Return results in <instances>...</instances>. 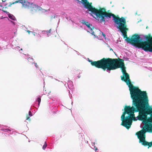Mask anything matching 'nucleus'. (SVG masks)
<instances>
[{"mask_svg":"<svg viewBox=\"0 0 152 152\" xmlns=\"http://www.w3.org/2000/svg\"><path fill=\"white\" fill-rule=\"evenodd\" d=\"M34 6L33 8H35L36 9H37V10H41L42 12L43 13H45V12H49L50 11V9L48 10H45L44 9H42V8L38 6H37L36 5H33Z\"/></svg>","mask_w":152,"mask_h":152,"instance_id":"6e6552de","label":"nucleus"},{"mask_svg":"<svg viewBox=\"0 0 152 152\" xmlns=\"http://www.w3.org/2000/svg\"><path fill=\"white\" fill-rule=\"evenodd\" d=\"M20 50H22V49H20Z\"/></svg>","mask_w":152,"mask_h":152,"instance_id":"2f4dec72","label":"nucleus"},{"mask_svg":"<svg viewBox=\"0 0 152 152\" xmlns=\"http://www.w3.org/2000/svg\"><path fill=\"white\" fill-rule=\"evenodd\" d=\"M87 60L91 63L92 65L95 66L98 68H102L109 73L110 72V71L111 70L121 68L123 73V77H121V80L125 81L128 86L129 85H131L129 76L126 72V68L122 61H117L116 59L113 60L111 59H106L105 58H103L99 61H95L89 60L88 58H87Z\"/></svg>","mask_w":152,"mask_h":152,"instance_id":"7ed1b4c3","label":"nucleus"},{"mask_svg":"<svg viewBox=\"0 0 152 152\" xmlns=\"http://www.w3.org/2000/svg\"><path fill=\"white\" fill-rule=\"evenodd\" d=\"M31 33L34 36L36 35L37 34L34 32H31Z\"/></svg>","mask_w":152,"mask_h":152,"instance_id":"b1692460","label":"nucleus"},{"mask_svg":"<svg viewBox=\"0 0 152 152\" xmlns=\"http://www.w3.org/2000/svg\"><path fill=\"white\" fill-rule=\"evenodd\" d=\"M29 117H27L26 120H28L29 119Z\"/></svg>","mask_w":152,"mask_h":152,"instance_id":"bb28decb","label":"nucleus"},{"mask_svg":"<svg viewBox=\"0 0 152 152\" xmlns=\"http://www.w3.org/2000/svg\"><path fill=\"white\" fill-rule=\"evenodd\" d=\"M7 127L2 128L1 130L5 132H7L10 134H12L13 132V129H12L6 128Z\"/></svg>","mask_w":152,"mask_h":152,"instance_id":"0eeeda50","label":"nucleus"},{"mask_svg":"<svg viewBox=\"0 0 152 152\" xmlns=\"http://www.w3.org/2000/svg\"><path fill=\"white\" fill-rule=\"evenodd\" d=\"M67 85L69 89H72L73 88V85L72 81H69L67 83Z\"/></svg>","mask_w":152,"mask_h":152,"instance_id":"f8f14e48","label":"nucleus"},{"mask_svg":"<svg viewBox=\"0 0 152 152\" xmlns=\"http://www.w3.org/2000/svg\"><path fill=\"white\" fill-rule=\"evenodd\" d=\"M8 13H9L8 12H7ZM9 17L12 20H15V18L14 16L13 15L9 14L8 15Z\"/></svg>","mask_w":152,"mask_h":152,"instance_id":"ddd939ff","label":"nucleus"},{"mask_svg":"<svg viewBox=\"0 0 152 152\" xmlns=\"http://www.w3.org/2000/svg\"><path fill=\"white\" fill-rule=\"evenodd\" d=\"M18 2L22 4L23 6L24 5H27V3L24 0H20Z\"/></svg>","mask_w":152,"mask_h":152,"instance_id":"4468645a","label":"nucleus"},{"mask_svg":"<svg viewBox=\"0 0 152 152\" xmlns=\"http://www.w3.org/2000/svg\"><path fill=\"white\" fill-rule=\"evenodd\" d=\"M36 102H38V107H39V106L40 104V102H41V98H40L39 97V98H37V100H36Z\"/></svg>","mask_w":152,"mask_h":152,"instance_id":"2eb2a0df","label":"nucleus"},{"mask_svg":"<svg viewBox=\"0 0 152 152\" xmlns=\"http://www.w3.org/2000/svg\"><path fill=\"white\" fill-rule=\"evenodd\" d=\"M28 115H29L30 116H31L33 115L32 114L31 111H29Z\"/></svg>","mask_w":152,"mask_h":152,"instance_id":"412c9836","label":"nucleus"},{"mask_svg":"<svg viewBox=\"0 0 152 152\" xmlns=\"http://www.w3.org/2000/svg\"><path fill=\"white\" fill-rule=\"evenodd\" d=\"M131 98L133 100L132 107L125 106L122 110L124 111L121 117V125L128 129L132 125V120L143 121L140 127L143 129L136 133L139 142L144 145L148 146V148L152 145V116L147 119V115L151 112L148 104L146 93L139 89L129 85Z\"/></svg>","mask_w":152,"mask_h":152,"instance_id":"f257e3e1","label":"nucleus"},{"mask_svg":"<svg viewBox=\"0 0 152 152\" xmlns=\"http://www.w3.org/2000/svg\"><path fill=\"white\" fill-rule=\"evenodd\" d=\"M7 126H4L2 125H1L0 124V128H1V129L2 128H4V127H7Z\"/></svg>","mask_w":152,"mask_h":152,"instance_id":"aec40b11","label":"nucleus"},{"mask_svg":"<svg viewBox=\"0 0 152 152\" xmlns=\"http://www.w3.org/2000/svg\"><path fill=\"white\" fill-rule=\"evenodd\" d=\"M127 41L131 43L136 48H141L145 51H152V48L151 47V43L145 42H141L142 40V38L140 36L134 35L131 38H127Z\"/></svg>","mask_w":152,"mask_h":152,"instance_id":"20e7f679","label":"nucleus"},{"mask_svg":"<svg viewBox=\"0 0 152 152\" xmlns=\"http://www.w3.org/2000/svg\"><path fill=\"white\" fill-rule=\"evenodd\" d=\"M75 51L76 52V53H77V54L78 55H80V53H79V52H77V51Z\"/></svg>","mask_w":152,"mask_h":152,"instance_id":"a878e982","label":"nucleus"},{"mask_svg":"<svg viewBox=\"0 0 152 152\" xmlns=\"http://www.w3.org/2000/svg\"><path fill=\"white\" fill-rule=\"evenodd\" d=\"M82 0V1L81 2V3L84 5L85 8L88 9V13L99 22L101 23L104 22V24H105L106 22H107L110 19L112 18L114 20L115 26L120 30L124 37L126 36V30L127 29L126 28L125 25L126 22L124 18H118L113 14L106 12L104 9L97 10L92 7L89 4L87 0Z\"/></svg>","mask_w":152,"mask_h":152,"instance_id":"f03ea898","label":"nucleus"},{"mask_svg":"<svg viewBox=\"0 0 152 152\" xmlns=\"http://www.w3.org/2000/svg\"><path fill=\"white\" fill-rule=\"evenodd\" d=\"M34 65L37 68H38V66L37 65V64L36 63H34Z\"/></svg>","mask_w":152,"mask_h":152,"instance_id":"5701e85b","label":"nucleus"},{"mask_svg":"<svg viewBox=\"0 0 152 152\" xmlns=\"http://www.w3.org/2000/svg\"><path fill=\"white\" fill-rule=\"evenodd\" d=\"M59 16V15L58 13H56L54 15V18H56L58 17Z\"/></svg>","mask_w":152,"mask_h":152,"instance_id":"a211bd4d","label":"nucleus"},{"mask_svg":"<svg viewBox=\"0 0 152 152\" xmlns=\"http://www.w3.org/2000/svg\"><path fill=\"white\" fill-rule=\"evenodd\" d=\"M81 23L82 24V26L85 28V29L88 32H89L92 35H94V37H96L95 35L94 34V32L93 31L94 28L91 24H90L89 22L84 21V20L82 21Z\"/></svg>","mask_w":152,"mask_h":152,"instance_id":"423d86ee","label":"nucleus"},{"mask_svg":"<svg viewBox=\"0 0 152 152\" xmlns=\"http://www.w3.org/2000/svg\"><path fill=\"white\" fill-rule=\"evenodd\" d=\"M12 48L13 49H15L16 50H19V49L20 48L19 47L17 46L16 47H14L12 45Z\"/></svg>","mask_w":152,"mask_h":152,"instance_id":"f3484780","label":"nucleus"},{"mask_svg":"<svg viewBox=\"0 0 152 152\" xmlns=\"http://www.w3.org/2000/svg\"><path fill=\"white\" fill-rule=\"evenodd\" d=\"M70 96V98H71V97L70 96Z\"/></svg>","mask_w":152,"mask_h":152,"instance_id":"473e14b6","label":"nucleus"},{"mask_svg":"<svg viewBox=\"0 0 152 152\" xmlns=\"http://www.w3.org/2000/svg\"><path fill=\"white\" fill-rule=\"evenodd\" d=\"M51 29H50L49 31H42V33L45 35L47 37H48L50 35V32Z\"/></svg>","mask_w":152,"mask_h":152,"instance_id":"9b49d317","label":"nucleus"},{"mask_svg":"<svg viewBox=\"0 0 152 152\" xmlns=\"http://www.w3.org/2000/svg\"><path fill=\"white\" fill-rule=\"evenodd\" d=\"M81 23L82 24V26L85 28V29L88 32H89L92 35H94V37H96L95 35L94 34V32L93 31L94 28L91 24H90L89 22L84 21V20L82 21Z\"/></svg>","mask_w":152,"mask_h":152,"instance_id":"39448f33","label":"nucleus"},{"mask_svg":"<svg viewBox=\"0 0 152 152\" xmlns=\"http://www.w3.org/2000/svg\"><path fill=\"white\" fill-rule=\"evenodd\" d=\"M49 77H51V78H53V77H51V76H49Z\"/></svg>","mask_w":152,"mask_h":152,"instance_id":"cd10ccee","label":"nucleus"},{"mask_svg":"<svg viewBox=\"0 0 152 152\" xmlns=\"http://www.w3.org/2000/svg\"><path fill=\"white\" fill-rule=\"evenodd\" d=\"M27 31L28 33L29 34H30V33H31V32H32V31H30L29 30H27Z\"/></svg>","mask_w":152,"mask_h":152,"instance_id":"393cba45","label":"nucleus"},{"mask_svg":"<svg viewBox=\"0 0 152 152\" xmlns=\"http://www.w3.org/2000/svg\"><path fill=\"white\" fill-rule=\"evenodd\" d=\"M149 42H150L151 44V47L152 48V38L149 39Z\"/></svg>","mask_w":152,"mask_h":152,"instance_id":"6ab92c4d","label":"nucleus"},{"mask_svg":"<svg viewBox=\"0 0 152 152\" xmlns=\"http://www.w3.org/2000/svg\"><path fill=\"white\" fill-rule=\"evenodd\" d=\"M12 23H13L14 24H15L14 22H12Z\"/></svg>","mask_w":152,"mask_h":152,"instance_id":"c85d7f7f","label":"nucleus"},{"mask_svg":"<svg viewBox=\"0 0 152 152\" xmlns=\"http://www.w3.org/2000/svg\"><path fill=\"white\" fill-rule=\"evenodd\" d=\"M47 143L46 142H45V143H44V144L43 145V147H42V149H43V150H45V149L46 147H47Z\"/></svg>","mask_w":152,"mask_h":152,"instance_id":"dca6fc26","label":"nucleus"},{"mask_svg":"<svg viewBox=\"0 0 152 152\" xmlns=\"http://www.w3.org/2000/svg\"><path fill=\"white\" fill-rule=\"evenodd\" d=\"M110 50H112V49H110Z\"/></svg>","mask_w":152,"mask_h":152,"instance_id":"7c9ffc66","label":"nucleus"},{"mask_svg":"<svg viewBox=\"0 0 152 152\" xmlns=\"http://www.w3.org/2000/svg\"><path fill=\"white\" fill-rule=\"evenodd\" d=\"M29 56V55L28 54H23V56H22L24 57H25L26 58H27V60H28L31 63H33V59L32 58H31L30 57H28Z\"/></svg>","mask_w":152,"mask_h":152,"instance_id":"9d476101","label":"nucleus"},{"mask_svg":"<svg viewBox=\"0 0 152 152\" xmlns=\"http://www.w3.org/2000/svg\"><path fill=\"white\" fill-rule=\"evenodd\" d=\"M98 31L100 34V35L98 36H97L98 39L99 40H103L104 39H106L105 36V34L100 31Z\"/></svg>","mask_w":152,"mask_h":152,"instance_id":"1a4fd4ad","label":"nucleus"},{"mask_svg":"<svg viewBox=\"0 0 152 152\" xmlns=\"http://www.w3.org/2000/svg\"><path fill=\"white\" fill-rule=\"evenodd\" d=\"M143 37L145 39V40L148 39V37H147L146 36H143Z\"/></svg>","mask_w":152,"mask_h":152,"instance_id":"4be33fe9","label":"nucleus"},{"mask_svg":"<svg viewBox=\"0 0 152 152\" xmlns=\"http://www.w3.org/2000/svg\"><path fill=\"white\" fill-rule=\"evenodd\" d=\"M77 77H78V78H80V76H77Z\"/></svg>","mask_w":152,"mask_h":152,"instance_id":"c756f323","label":"nucleus"}]
</instances>
